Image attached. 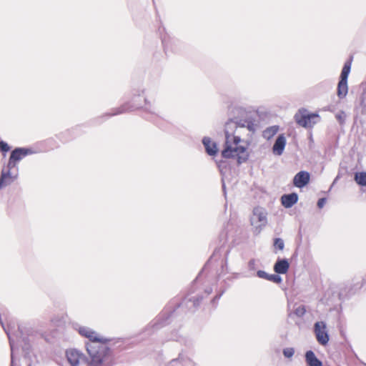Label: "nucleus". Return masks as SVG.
Wrapping results in <instances>:
<instances>
[{"label":"nucleus","instance_id":"nucleus-1","mask_svg":"<svg viewBox=\"0 0 366 366\" xmlns=\"http://www.w3.org/2000/svg\"><path fill=\"white\" fill-rule=\"evenodd\" d=\"M197 277L192 283V289L187 296H186L182 302H174V300L169 304L154 319L151 323L147 327L146 331L149 334L162 328L171 322V320L176 315L177 311L181 309L184 313L187 312H194L199 307L200 303L204 298L207 297L212 292V288L209 287L204 290L202 294H197L196 296H191L194 293L192 290L197 281Z\"/></svg>","mask_w":366,"mask_h":366},{"label":"nucleus","instance_id":"nucleus-2","mask_svg":"<svg viewBox=\"0 0 366 366\" xmlns=\"http://www.w3.org/2000/svg\"><path fill=\"white\" fill-rule=\"evenodd\" d=\"M144 89H138L137 90H134L131 104L126 103L119 107L114 108L111 110L110 112L106 113L102 117H111L129 111L142 109L146 112L144 117L145 119L153 122L162 129H166L168 125V122L159 115V114L157 112L156 107L152 105L147 98H144V104L138 102L137 99H139L142 94H144Z\"/></svg>","mask_w":366,"mask_h":366},{"label":"nucleus","instance_id":"nucleus-3","mask_svg":"<svg viewBox=\"0 0 366 366\" xmlns=\"http://www.w3.org/2000/svg\"><path fill=\"white\" fill-rule=\"evenodd\" d=\"M87 337L90 342L86 344V351L92 362L97 366H113L114 357L112 351L105 343L107 339L99 337L95 331Z\"/></svg>","mask_w":366,"mask_h":366},{"label":"nucleus","instance_id":"nucleus-4","mask_svg":"<svg viewBox=\"0 0 366 366\" xmlns=\"http://www.w3.org/2000/svg\"><path fill=\"white\" fill-rule=\"evenodd\" d=\"M232 112L234 113V116L229 117L224 124L225 139L230 140L238 127H247L249 131L254 130V120L247 117V114L243 108L234 107Z\"/></svg>","mask_w":366,"mask_h":366},{"label":"nucleus","instance_id":"nucleus-5","mask_svg":"<svg viewBox=\"0 0 366 366\" xmlns=\"http://www.w3.org/2000/svg\"><path fill=\"white\" fill-rule=\"evenodd\" d=\"M297 124L304 128H312L315 124L320 121V117L317 113H309L305 108L300 109L294 116Z\"/></svg>","mask_w":366,"mask_h":366},{"label":"nucleus","instance_id":"nucleus-6","mask_svg":"<svg viewBox=\"0 0 366 366\" xmlns=\"http://www.w3.org/2000/svg\"><path fill=\"white\" fill-rule=\"evenodd\" d=\"M267 212L265 209L261 207H256L253 209L252 216L250 217V223L253 227V233L259 234L262 229L267 224Z\"/></svg>","mask_w":366,"mask_h":366},{"label":"nucleus","instance_id":"nucleus-7","mask_svg":"<svg viewBox=\"0 0 366 366\" xmlns=\"http://www.w3.org/2000/svg\"><path fill=\"white\" fill-rule=\"evenodd\" d=\"M352 61V57H350V59L345 63L341 71L337 89V94L340 99H344L348 92L347 79L351 71Z\"/></svg>","mask_w":366,"mask_h":366},{"label":"nucleus","instance_id":"nucleus-8","mask_svg":"<svg viewBox=\"0 0 366 366\" xmlns=\"http://www.w3.org/2000/svg\"><path fill=\"white\" fill-rule=\"evenodd\" d=\"M314 332L319 344L322 346H325L328 344L330 335L327 330V324L325 322H316L314 325Z\"/></svg>","mask_w":366,"mask_h":366},{"label":"nucleus","instance_id":"nucleus-9","mask_svg":"<svg viewBox=\"0 0 366 366\" xmlns=\"http://www.w3.org/2000/svg\"><path fill=\"white\" fill-rule=\"evenodd\" d=\"M17 162L12 160L10 157L6 165V168H4L0 177V189L10 184L16 179V175L13 176L11 170L16 166Z\"/></svg>","mask_w":366,"mask_h":366},{"label":"nucleus","instance_id":"nucleus-10","mask_svg":"<svg viewBox=\"0 0 366 366\" xmlns=\"http://www.w3.org/2000/svg\"><path fill=\"white\" fill-rule=\"evenodd\" d=\"M66 357L71 366H84L88 362L86 357L76 349L67 350Z\"/></svg>","mask_w":366,"mask_h":366},{"label":"nucleus","instance_id":"nucleus-11","mask_svg":"<svg viewBox=\"0 0 366 366\" xmlns=\"http://www.w3.org/2000/svg\"><path fill=\"white\" fill-rule=\"evenodd\" d=\"M162 42L164 46L165 53L167 54L169 52H177L179 47V41L168 35L162 36Z\"/></svg>","mask_w":366,"mask_h":366},{"label":"nucleus","instance_id":"nucleus-12","mask_svg":"<svg viewBox=\"0 0 366 366\" xmlns=\"http://www.w3.org/2000/svg\"><path fill=\"white\" fill-rule=\"evenodd\" d=\"M35 152L31 148L17 147L11 152L10 158L16 162H19L27 155L33 154Z\"/></svg>","mask_w":366,"mask_h":366},{"label":"nucleus","instance_id":"nucleus-13","mask_svg":"<svg viewBox=\"0 0 366 366\" xmlns=\"http://www.w3.org/2000/svg\"><path fill=\"white\" fill-rule=\"evenodd\" d=\"M310 174L307 171H300L295 174L293 179V184L296 187L303 188L310 182Z\"/></svg>","mask_w":366,"mask_h":366},{"label":"nucleus","instance_id":"nucleus-14","mask_svg":"<svg viewBox=\"0 0 366 366\" xmlns=\"http://www.w3.org/2000/svg\"><path fill=\"white\" fill-rule=\"evenodd\" d=\"M298 199L299 196L297 193L292 192L290 194H283L281 197V203L285 208L289 209L297 203Z\"/></svg>","mask_w":366,"mask_h":366},{"label":"nucleus","instance_id":"nucleus-15","mask_svg":"<svg viewBox=\"0 0 366 366\" xmlns=\"http://www.w3.org/2000/svg\"><path fill=\"white\" fill-rule=\"evenodd\" d=\"M273 269L277 274H285L289 271L290 262L286 258L279 257L274 263Z\"/></svg>","mask_w":366,"mask_h":366},{"label":"nucleus","instance_id":"nucleus-16","mask_svg":"<svg viewBox=\"0 0 366 366\" xmlns=\"http://www.w3.org/2000/svg\"><path fill=\"white\" fill-rule=\"evenodd\" d=\"M287 144L286 137L283 134H280L277 139L274 142V144L272 147V152L274 154L280 156L282 154L285 146Z\"/></svg>","mask_w":366,"mask_h":366},{"label":"nucleus","instance_id":"nucleus-17","mask_svg":"<svg viewBox=\"0 0 366 366\" xmlns=\"http://www.w3.org/2000/svg\"><path fill=\"white\" fill-rule=\"evenodd\" d=\"M179 364H181L182 366H188L189 364L196 366V364L184 352H180L177 358L170 361L169 366H176Z\"/></svg>","mask_w":366,"mask_h":366},{"label":"nucleus","instance_id":"nucleus-18","mask_svg":"<svg viewBox=\"0 0 366 366\" xmlns=\"http://www.w3.org/2000/svg\"><path fill=\"white\" fill-rule=\"evenodd\" d=\"M202 144L205 148V151L209 156H214L217 154L218 149L217 145L215 142H212L209 137H204L202 139Z\"/></svg>","mask_w":366,"mask_h":366},{"label":"nucleus","instance_id":"nucleus-19","mask_svg":"<svg viewBox=\"0 0 366 366\" xmlns=\"http://www.w3.org/2000/svg\"><path fill=\"white\" fill-rule=\"evenodd\" d=\"M234 154L237 157L238 164L246 162L249 159V153L247 148L244 146H237L234 148Z\"/></svg>","mask_w":366,"mask_h":366},{"label":"nucleus","instance_id":"nucleus-20","mask_svg":"<svg viewBox=\"0 0 366 366\" xmlns=\"http://www.w3.org/2000/svg\"><path fill=\"white\" fill-rule=\"evenodd\" d=\"M305 361L308 366H323L312 350H308L305 353Z\"/></svg>","mask_w":366,"mask_h":366},{"label":"nucleus","instance_id":"nucleus-21","mask_svg":"<svg viewBox=\"0 0 366 366\" xmlns=\"http://www.w3.org/2000/svg\"><path fill=\"white\" fill-rule=\"evenodd\" d=\"M222 156L224 159L234 158L235 157L234 148H232L229 139H225L224 148L222 151Z\"/></svg>","mask_w":366,"mask_h":366},{"label":"nucleus","instance_id":"nucleus-22","mask_svg":"<svg viewBox=\"0 0 366 366\" xmlns=\"http://www.w3.org/2000/svg\"><path fill=\"white\" fill-rule=\"evenodd\" d=\"M279 131V126L274 125L267 127L263 131L262 136L264 139L269 140L272 139Z\"/></svg>","mask_w":366,"mask_h":366},{"label":"nucleus","instance_id":"nucleus-23","mask_svg":"<svg viewBox=\"0 0 366 366\" xmlns=\"http://www.w3.org/2000/svg\"><path fill=\"white\" fill-rule=\"evenodd\" d=\"M354 179L358 185L366 187V172H355Z\"/></svg>","mask_w":366,"mask_h":366},{"label":"nucleus","instance_id":"nucleus-24","mask_svg":"<svg viewBox=\"0 0 366 366\" xmlns=\"http://www.w3.org/2000/svg\"><path fill=\"white\" fill-rule=\"evenodd\" d=\"M306 311V307L305 305H299L295 308L293 312L288 314V317H292L295 315L299 318H302L305 316Z\"/></svg>","mask_w":366,"mask_h":366},{"label":"nucleus","instance_id":"nucleus-25","mask_svg":"<svg viewBox=\"0 0 366 366\" xmlns=\"http://www.w3.org/2000/svg\"><path fill=\"white\" fill-rule=\"evenodd\" d=\"M168 340H175V341L182 342L185 345V346H187L188 347L192 346V345H193L192 341L191 340L185 339L183 337L179 338L177 332H175L174 334H172V336L169 338H168Z\"/></svg>","mask_w":366,"mask_h":366},{"label":"nucleus","instance_id":"nucleus-26","mask_svg":"<svg viewBox=\"0 0 366 366\" xmlns=\"http://www.w3.org/2000/svg\"><path fill=\"white\" fill-rule=\"evenodd\" d=\"M273 246L275 249L282 251L285 248V242L280 237H277L274 239Z\"/></svg>","mask_w":366,"mask_h":366},{"label":"nucleus","instance_id":"nucleus-27","mask_svg":"<svg viewBox=\"0 0 366 366\" xmlns=\"http://www.w3.org/2000/svg\"><path fill=\"white\" fill-rule=\"evenodd\" d=\"M78 332L81 336L86 338L90 335L89 334H93V330L89 327L83 326L79 327Z\"/></svg>","mask_w":366,"mask_h":366},{"label":"nucleus","instance_id":"nucleus-28","mask_svg":"<svg viewBox=\"0 0 366 366\" xmlns=\"http://www.w3.org/2000/svg\"><path fill=\"white\" fill-rule=\"evenodd\" d=\"M280 274H269L267 280L273 282L277 284H280L282 282V278Z\"/></svg>","mask_w":366,"mask_h":366},{"label":"nucleus","instance_id":"nucleus-29","mask_svg":"<svg viewBox=\"0 0 366 366\" xmlns=\"http://www.w3.org/2000/svg\"><path fill=\"white\" fill-rule=\"evenodd\" d=\"M10 150L9 145L4 141L0 142V151L3 154V155L5 157L6 154Z\"/></svg>","mask_w":366,"mask_h":366},{"label":"nucleus","instance_id":"nucleus-30","mask_svg":"<svg viewBox=\"0 0 366 366\" xmlns=\"http://www.w3.org/2000/svg\"><path fill=\"white\" fill-rule=\"evenodd\" d=\"M283 355L287 358H291L295 354V349L293 347H286L283 349Z\"/></svg>","mask_w":366,"mask_h":366},{"label":"nucleus","instance_id":"nucleus-31","mask_svg":"<svg viewBox=\"0 0 366 366\" xmlns=\"http://www.w3.org/2000/svg\"><path fill=\"white\" fill-rule=\"evenodd\" d=\"M224 290H222V292H220L219 294L216 295L213 298L212 300H211V304L213 305V307L214 308L217 307V303H218V301L219 300V299L221 298V297L222 296V295L224 294Z\"/></svg>","mask_w":366,"mask_h":366},{"label":"nucleus","instance_id":"nucleus-32","mask_svg":"<svg viewBox=\"0 0 366 366\" xmlns=\"http://www.w3.org/2000/svg\"><path fill=\"white\" fill-rule=\"evenodd\" d=\"M224 290H222V292H220L219 294L216 295L213 298L212 300H211V304L213 305V307L214 308L217 307V303H218V301L219 300V299L221 298V297L222 296V295L224 294Z\"/></svg>","mask_w":366,"mask_h":366},{"label":"nucleus","instance_id":"nucleus-33","mask_svg":"<svg viewBox=\"0 0 366 366\" xmlns=\"http://www.w3.org/2000/svg\"><path fill=\"white\" fill-rule=\"evenodd\" d=\"M21 326H26L27 327V330H24V335L25 336H32L34 333V330H33V328L31 327V326L29 325V324H24V325H20Z\"/></svg>","mask_w":366,"mask_h":366},{"label":"nucleus","instance_id":"nucleus-34","mask_svg":"<svg viewBox=\"0 0 366 366\" xmlns=\"http://www.w3.org/2000/svg\"><path fill=\"white\" fill-rule=\"evenodd\" d=\"M269 274L268 273H267L264 270H258L257 272V276L259 278H262V279H265V280H267L268 279V277H269Z\"/></svg>","mask_w":366,"mask_h":366},{"label":"nucleus","instance_id":"nucleus-35","mask_svg":"<svg viewBox=\"0 0 366 366\" xmlns=\"http://www.w3.org/2000/svg\"><path fill=\"white\" fill-rule=\"evenodd\" d=\"M360 105L363 108H366V91H364L361 95Z\"/></svg>","mask_w":366,"mask_h":366},{"label":"nucleus","instance_id":"nucleus-36","mask_svg":"<svg viewBox=\"0 0 366 366\" xmlns=\"http://www.w3.org/2000/svg\"><path fill=\"white\" fill-rule=\"evenodd\" d=\"M248 267L249 270H255L256 269V260L254 259H251L248 262Z\"/></svg>","mask_w":366,"mask_h":366},{"label":"nucleus","instance_id":"nucleus-37","mask_svg":"<svg viewBox=\"0 0 366 366\" xmlns=\"http://www.w3.org/2000/svg\"><path fill=\"white\" fill-rule=\"evenodd\" d=\"M229 250H227L225 253V257H224V263L222 264V269H224V268H227V262H228V256H229Z\"/></svg>","mask_w":366,"mask_h":366},{"label":"nucleus","instance_id":"nucleus-38","mask_svg":"<svg viewBox=\"0 0 366 366\" xmlns=\"http://www.w3.org/2000/svg\"><path fill=\"white\" fill-rule=\"evenodd\" d=\"M326 201H327V199L325 197H322V198L319 199V200L317 202V207L320 209L324 207Z\"/></svg>","mask_w":366,"mask_h":366},{"label":"nucleus","instance_id":"nucleus-39","mask_svg":"<svg viewBox=\"0 0 366 366\" xmlns=\"http://www.w3.org/2000/svg\"><path fill=\"white\" fill-rule=\"evenodd\" d=\"M231 138H232L233 143L236 145H237L241 141V138L239 136H235L234 134H233V136H232Z\"/></svg>","mask_w":366,"mask_h":366},{"label":"nucleus","instance_id":"nucleus-40","mask_svg":"<svg viewBox=\"0 0 366 366\" xmlns=\"http://www.w3.org/2000/svg\"><path fill=\"white\" fill-rule=\"evenodd\" d=\"M342 114H345L343 112H342V114H339L336 115V118L339 120V122L342 124L345 122V118L342 117Z\"/></svg>","mask_w":366,"mask_h":366},{"label":"nucleus","instance_id":"nucleus-41","mask_svg":"<svg viewBox=\"0 0 366 366\" xmlns=\"http://www.w3.org/2000/svg\"><path fill=\"white\" fill-rule=\"evenodd\" d=\"M223 164H226V162L225 161H221L219 164H218V167L219 168V170L221 172H222V167H223Z\"/></svg>","mask_w":366,"mask_h":366},{"label":"nucleus","instance_id":"nucleus-42","mask_svg":"<svg viewBox=\"0 0 366 366\" xmlns=\"http://www.w3.org/2000/svg\"><path fill=\"white\" fill-rule=\"evenodd\" d=\"M222 190L224 192V195H226V186L224 180H222Z\"/></svg>","mask_w":366,"mask_h":366},{"label":"nucleus","instance_id":"nucleus-43","mask_svg":"<svg viewBox=\"0 0 366 366\" xmlns=\"http://www.w3.org/2000/svg\"><path fill=\"white\" fill-rule=\"evenodd\" d=\"M219 249H216V250L214 252V253H213V256H216V255H217V254L219 252Z\"/></svg>","mask_w":366,"mask_h":366},{"label":"nucleus","instance_id":"nucleus-44","mask_svg":"<svg viewBox=\"0 0 366 366\" xmlns=\"http://www.w3.org/2000/svg\"><path fill=\"white\" fill-rule=\"evenodd\" d=\"M337 178H338V177H336V178H335V179L333 181V183H332V185H333V184L335 183V182L337 181ZM332 187V186H331V187Z\"/></svg>","mask_w":366,"mask_h":366},{"label":"nucleus","instance_id":"nucleus-45","mask_svg":"<svg viewBox=\"0 0 366 366\" xmlns=\"http://www.w3.org/2000/svg\"><path fill=\"white\" fill-rule=\"evenodd\" d=\"M203 270H204V268H202V270H201L200 272H203ZM201 273L199 274V275Z\"/></svg>","mask_w":366,"mask_h":366},{"label":"nucleus","instance_id":"nucleus-46","mask_svg":"<svg viewBox=\"0 0 366 366\" xmlns=\"http://www.w3.org/2000/svg\"><path fill=\"white\" fill-rule=\"evenodd\" d=\"M203 270H204V268H202V270H201L200 272H203ZM201 273L199 274V275Z\"/></svg>","mask_w":366,"mask_h":366}]
</instances>
